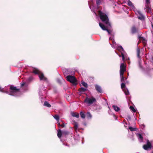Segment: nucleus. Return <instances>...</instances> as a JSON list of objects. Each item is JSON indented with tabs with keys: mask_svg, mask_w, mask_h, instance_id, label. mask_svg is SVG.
<instances>
[{
	"mask_svg": "<svg viewBox=\"0 0 153 153\" xmlns=\"http://www.w3.org/2000/svg\"><path fill=\"white\" fill-rule=\"evenodd\" d=\"M99 14L101 20L103 22H104L108 25V27H111V24L109 22L108 18L106 15L101 12H99Z\"/></svg>",
	"mask_w": 153,
	"mask_h": 153,
	"instance_id": "obj_1",
	"label": "nucleus"
},
{
	"mask_svg": "<svg viewBox=\"0 0 153 153\" xmlns=\"http://www.w3.org/2000/svg\"><path fill=\"white\" fill-rule=\"evenodd\" d=\"M96 101V100L93 97H91V98L86 97L85 98L84 102L89 105L92 104L93 103Z\"/></svg>",
	"mask_w": 153,
	"mask_h": 153,
	"instance_id": "obj_2",
	"label": "nucleus"
},
{
	"mask_svg": "<svg viewBox=\"0 0 153 153\" xmlns=\"http://www.w3.org/2000/svg\"><path fill=\"white\" fill-rule=\"evenodd\" d=\"M67 80L74 85L76 84V80L75 77L69 75L67 76Z\"/></svg>",
	"mask_w": 153,
	"mask_h": 153,
	"instance_id": "obj_3",
	"label": "nucleus"
},
{
	"mask_svg": "<svg viewBox=\"0 0 153 153\" xmlns=\"http://www.w3.org/2000/svg\"><path fill=\"white\" fill-rule=\"evenodd\" d=\"M10 95H13L12 94V93L19 92L20 91L19 89L17 88L16 87L12 85L10 86Z\"/></svg>",
	"mask_w": 153,
	"mask_h": 153,
	"instance_id": "obj_4",
	"label": "nucleus"
},
{
	"mask_svg": "<svg viewBox=\"0 0 153 153\" xmlns=\"http://www.w3.org/2000/svg\"><path fill=\"white\" fill-rule=\"evenodd\" d=\"M152 147V144L148 140H147L146 144L144 145L143 146V149L146 150H148L149 149H151Z\"/></svg>",
	"mask_w": 153,
	"mask_h": 153,
	"instance_id": "obj_5",
	"label": "nucleus"
},
{
	"mask_svg": "<svg viewBox=\"0 0 153 153\" xmlns=\"http://www.w3.org/2000/svg\"><path fill=\"white\" fill-rule=\"evenodd\" d=\"M126 70V66L124 64L121 63L120 66V74H124Z\"/></svg>",
	"mask_w": 153,
	"mask_h": 153,
	"instance_id": "obj_6",
	"label": "nucleus"
},
{
	"mask_svg": "<svg viewBox=\"0 0 153 153\" xmlns=\"http://www.w3.org/2000/svg\"><path fill=\"white\" fill-rule=\"evenodd\" d=\"M145 8L146 11L148 13H150L151 12V8L150 4H145Z\"/></svg>",
	"mask_w": 153,
	"mask_h": 153,
	"instance_id": "obj_7",
	"label": "nucleus"
},
{
	"mask_svg": "<svg viewBox=\"0 0 153 153\" xmlns=\"http://www.w3.org/2000/svg\"><path fill=\"white\" fill-rule=\"evenodd\" d=\"M137 12L139 15L138 16L137 18L141 20H144L145 19V17L143 15L141 12L139 10L137 11Z\"/></svg>",
	"mask_w": 153,
	"mask_h": 153,
	"instance_id": "obj_8",
	"label": "nucleus"
},
{
	"mask_svg": "<svg viewBox=\"0 0 153 153\" xmlns=\"http://www.w3.org/2000/svg\"><path fill=\"white\" fill-rule=\"evenodd\" d=\"M138 28L135 25L133 26L131 28V32L133 34H134L138 32Z\"/></svg>",
	"mask_w": 153,
	"mask_h": 153,
	"instance_id": "obj_9",
	"label": "nucleus"
},
{
	"mask_svg": "<svg viewBox=\"0 0 153 153\" xmlns=\"http://www.w3.org/2000/svg\"><path fill=\"white\" fill-rule=\"evenodd\" d=\"M95 89L98 92L100 93H102V89L101 87L100 86L97 85H95Z\"/></svg>",
	"mask_w": 153,
	"mask_h": 153,
	"instance_id": "obj_10",
	"label": "nucleus"
},
{
	"mask_svg": "<svg viewBox=\"0 0 153 153\" xmlns=\"http://www.w3.org/2000/svg\"><path fill=\"white\" fill-rule=\"evenodd\" d=\"M38 75H39V77L40 80L46 81L47 80V78L44 76V74L42 72Z\"/></svg>",
	"mask_w": 153,
	"mask_h": 153,
	"instance_id": "obj_11",
	"label": "nucleus"
},
{
	"mask_svg": "<svg viewBox=\"0 0 153 153\" xmlns=\"http://www.w3.org/2000/svg\"><path fill=\"white\" fill-rule=\"evenodd\" d=\"M32 73L36 74L39 75L41 72L38 69L35 68H33Z\"/></svg>",
	"mask_w": 153,
	"mask_h": 153,
	"instance_id": "obj_12",
	"label": "nucleus"
},
{
	"mask_svg": "<svg viewBox=\"0 0 153 153\" xmlns=\"http://www.w3.org/2000/svg\"><path fill=\"white\" fill-rule=\"evenodd\" d=\"M71 114V116L73 117H75L77 118H78L79 117V114L78 113L72 111Z\"/></svg>",
	"mask_w": 153,
	"mask_h": 153,
	"instance_id": "obj_13",
	"label": "nucleus"
},
{
	"mask_svg": "<svg viewBox=\"0 0 153 153\" xmlns=\"http://www.w3.org/2000/svg\"><path fill=\"white\" fill-rule=\"evenodd\" d=\"M88 90L87 88H84L81 87L78 89V91L80 92L81 93H83L84 92L87 91Z\"/></svg>",
	"mask_w": 153,
	"mask_h": 153,
	"instance_id": "obj_14",
	"label": "nucleus"
},
{
	"mask_svg": "<svg viewBox=\"0 0 153 153\" xmlns=\"http://www.w3.org/2000/svg\"><path fill=\"white\" fill-rule=\"evenodd\" d=\"M62 134V131H61V130L59 129L58 131V133L57 134V135L59 138H60Z\"/></svg>",
	"mask_w": 153,
	"mask_h": 153,
	"instance_id": "obj_15",
	"label": "nucleus"
},
{
	"mask_svg": "<svg viewBox=\"0 0 153 153\" xmlns=\"http://www.w3.org/2000/svg\"><path fill=\"white\" fill-rule=\"evenodd\" d=\"M99 25L100 26L103 30H106V28H107V27H106L104 25L102 24V23L100 22L99 23Z\"/></svg>",
	"mask_w": 153,
	"mask_h": 153,
	"instance_id": "obj_16",
	"label": "nucleus"
},
{
	"mask_svg": "<svg viewBox=\"0 0 153 153\" xmlns=\"http://www.w3.org/2000/svg\"><path fill=\"white\" fill-rule=\"evenodd\" d=\"M140 49L138 48H137V57L139 58H140Z\"/></svg>",
	"mask_w": 153,
	"mask_h": 153,
	"instance_id": "obj_17",
	"label": "nucleus"
},
{
	"mask_svg": "<svg viewBox=\"0 0 153 153\" xmlns=\"http://www.w3.org/2000/svg\"><path fill=\"white\" fill-rule=\"evenodd\" d=\"M120 81L121 82H123L125 81L124 77V74H120Z\"/></svg>",
	"mask_w": 153,
	"mask_h": 153,
	"instance_id": "obj_18",
	"label": "nucleus"
},
{
	"mask_svg": "<svg viewBox=\"0 0 153 153\" xmlns=\"http://www.w3.org/2000/svg\"><path fill=\"white\" fill-rule=\"evenodd\" d=\"M118 49L119 51L121 52H121L123 53L125 52L123 48L121 46H119L118 47Z\"/></svg>",
	"mask_w": 153,
	"mask_h": 153,
	"instance_id": "obj_19",
	"label": "nucleus"
},
{
	"mask_svg": "<svg viewBox=\"0 0 153 153\" xmlns=\"http://www.w3.org/2000/svg\"><path fill=\"white\" fill-rule=\"evenodd\" d=\"M112 107L113 108L114 110L116 111H119L120 110V108L117 106L115 105H113Z\"/></svg>",
	"mask_w": 153,
	"mask_h": 153,
	"instance_id": "obj_20",
	"label": "nucleus"
},
{
	"mask_svg": "<svg viewBox=\"0 0 153 153\" xmlns=\"http://www.w3.org/2000/svg\"><path fill=\"white\" fill-rule=\"evenodd\" d=\"M80 115L82 119H85V114L82 111L80 112Z\"/></svg>",
	"mask_w": 153,
	"mask_h": 153,
	"instance_id": "obj_21",
	"label": "nucleus"
},
{
	"mask_svg": "<svg viewBox=\"0 0 153 153\" xmlns=\"http://www.w3.org/2000/svg\"><path fill=\"white\" fill-rule=\"evenodd\" d=\"M44 105L49 108L51 106V105L47 101H45L44 102Z\"/></svg>",
	"mask_w": 153,
	"mask_h": 153,
	"instance_id": "obj_22",
	"label": "nucleus"
},
{
	"mask_svg": "<svg viewBox=\"0 0 153 153\" xmlns=\"http://www.w3.org/2000/svg\"><path fill=\"white\" fill-rule=\"evenodd\" d=\"M70 134V132L66 131H62V135H63L66 136Z\"/></svg>",
	"mask_w": 153,
	"mask_h": 153,
	"instance_id": "obj_23",
	"label": "nucleus"
},
{
	"mask_svg": "<svg viewBox=\"0 0 153 153\" xmlns=\"http://www.w3.org/2000/svg\"><path fill=\"white\" fill-rule=\"evenodd\" d=\"M86 117L88 118H91L92 117V115L89 112H88L86 114Z\"/></svg>",
	"mask_w": 153,
	"mask_h": 153,
	"instance_id": "obj_24",
	"label": "nucleus"
},
{
	"mask_svg": "<svg viewBox=\"0 0 153 153\" xmlns=\"http://www.w3.org/2000/svg\"><path fill=\"white\" fill-rule=\"evenodd\" d=\"M125 94L126 95H128L129 94V92L128 89L126 88H125L123 90Z\"/></svg>",
	"mask_w": 153,
	"mask_h": 153,
	"instance_id": "obj_25",
	"label": "nucleus"
},
{
	"mask_svg": "<svg viewBox=\"0 0 153 153\" xmlns=\"http://www.w3.org/2000/svg\"><path fill=\"white\" fill-rule=\"evenodd\" d=\"M81 83L82 84V85L85 87L87 88L88 87V85L86 83L83 81H82L81 82Z\"/></svg>",
	"mask_w": 153,
	"mask_h": 153,
	"instance_id": "obj_26",
	"label": "nucleus"
},
{
	"mask_svg": "<svg viewBox=\"0 0 153 153\" xmlns=\"http://www.w3.org/2000/svg\"><path fill=\"white\" fill-rule=\"evenodd\" d=\"M126 87V83L124 82H122L121 85V88L123 90Z\"/></svg>",
	"mask_w": 153,
	"mask_h": 153,
	"instance_id": "obj_27",
	"label": "nucleus"
},
{
	"mask_svg": "<svg viewBox=\"0 0 153 153\" xmlns=\"http://www.w3.org/2000/svg\"><path fill=\"white\" fill-rule=\"evenodd\" d=\"M54 118L56 119L58 121H59V117L58 115H55L53 116Z\"/></svg>",
	"mask_w": 153,
	"mask_h": 153,
	"instance_id": "obj_28",
	"label": "nucleus"
},
{
	"mask_svg": "<svg viewBox=\"0 0 153 153\" xmlns=\"http://www.w3.org/2000/svg\"><path fill=\"white\" fill-rule=\"evenodd\" d=\"M121 54L122 57V60L124 62L125 61V55L124 54V53L123 52H121Z\"/></svg>",
	"mask_w": 153,
	"mask_h": 153,
	"instance_id": "obj_29",
	"label": "nucleus"
},
{
	"mask_svg": "<svg viewBox=\"0 0 153 153\" xmlns=\"http://www.w3.org/2000/svg\"><path fill=\"white\" fill-rule=\"evenodd\" d=\"M128 128L131 131H134L136 130V128H133L131 126H130Z\"/></svg>",
	"mask_w": 153,
	"mask_h": 153,
	"instance_id": "obj_30",
	"label": "nucleus"
},
{
	"mask_svg": "<svg viewBox=\"0 0 153 153\" xmlns=\"http://www.w3.org/2000/svg\"><path fill=\"white\" fill-rule=\"evenodd\" d=\"M137 136L139 139H140L142 140H143V137L141 134H138Z\"/></svg>",
	"mask_w": 153,
	"mask_h": 153,
	"instance_id": "obj_31",
	"label": "nucleus"
},
{
	"mask_svg": "<svg viewBox=\"0 0 153 153\" xmlns=\"http://www.w3.org/2000/svg\"><path fill=\"white\" fill-rule=\"evenodd\" d=\"M128 5L130 6H133L132 2L130 1H128Z\"/></svg>",
	"mask_w": 153,
	"mask_h": 153,
	"instance_id": "obj_32",
	"label": "nucleus"
},
{
	"mask_svg": "<svg viewBox=\"0 0 153 153\" xmlns=\"http://www.w3.org/2000/svg\"><path fill=\"white\" fill-rule=\"evenodd\" d=\"M130 108L131 110L133 111L134 112H135L136 111V110H135L134 107L132 106H130Z\"/></svg>",
	"mask_w": 153,
	"mask_h": 153,
	"instance_id": "obj_33",
	"label": "nucleus"
},
{
	"mask_svg": "<svg viewBox=\"0 0 153 153\" xmlns=\"http://www.w3.org/2000/svg\"><path fill=\"white\" fill-rule=\"evenodd\" d=\"M78 128V125L75 122V124L74 126V128L76 130Z\"/></svg>",
	"mask_w": 153,
	"mask_h": 153,
	"instance_id": "obj_34",
	"label": "nucleus"
},
{
	"mask_svg": "<svg viewBox=\"0 0 153 153\" xmlns=\"http://www.w3.org/2000/svg\"><path fill=\"white\" fill-rule=\"evenodd\" d=\"M106 30L107 31L108 34H111V30L108 29L107 28H106V30Z\"/></svg>",
	"mask_w": 153,
	"mask_h": 153,
	"instance_id": "obj_35",
	"label": "nucleus"
},
{
	"mask_svg": "<svg viewBox=\"0 0 153 153\" xmlns=\"http://www.w3.org/2000/svg\"><path fill=\"white\" fill-rule=\"evenodd\" d=\"M96 4L97 5H99L100 4V0H96Z\"/></svg>",
	"mask_w": 153,
	"mask_h": 153,
	"instance_id": "obj_36",
	"label": "nucleus"
},
{
	"mask_svg": "<svg viewBox=\"0 0 153 153\" xmlns=\"http://www.w3.org/2000/svg\"><path fill=\"white\" fill-rule=\"evenodd\" d=\"M146 4H150V2L149 0H146Z\"/></svg>",
	"mask_w": 153,
	"mask_h": 153,
	"instance_id": "obj_37",
	"label": "nucleus"
},
{
	"mask_svg": "<svg viewBox=\"0 0 153 153\" xmlns=\"http://www.w3.org/2000/svg\"><path fill=\"white\" fill-rule=\"evenodd\" d=\"M60 126H61L62 128L64 127L65 126L64 123H63L62 124H61Z\"/></svg>",
	"mask_w": 153,
	"mask_h": 153,
	"instance_id": "obj_38",
	"label": "nucleus"
},
{
	"mask_svg": "<svg viewBox=\"0 0 153 153\" xmlns=\"http://www.w3.org/2000/svg\"><path fill=\"white\" fill-rule=\"evenodd\" d=\"M125 83L126 84H129V81H127V80H125Z\"/></svg>",
	"mask_w": 153,
	"mask_h": 153,
	"instance_id": "obj_39",
	"label": "nucleus"
},
{
	"mask_svg": "<svg viewBox=\"0 0 153 153\" xmlns=\"http://www.w3.org/2000/svg\"><path fill=\"white\" fill-rule=\"evenodd\" d=\"M112 43H113V44H114L115 43V41L114 39H113L112 40Z\"/></svg>",
	"mask_w": 153,
	"mask_h": 153,
	"instance_id": "obj_40",
	"label": "nucleus"
},
{
	"mask_svg": "<svg viewBox=\"0 0 153 153\" xmlns=\"http://www.w3.org/2000/svg\"><path fill=\"white\" fill-rule=\"evenodd\" d=\"M57 123L59 126H60L61 124H60V123L59 122H57Z\"/></svg>",
	"mask_w": 153,
	"mask_h": 153,
	"instance_id": "obj_41",
	"label": "nucleus"
},
{
	"mask_svg": "<svg viewBox=\"0 0 153 153\" xmlns=\"http://www.w3.org/2000/svg\"><path fill=\"white\" fill-rule=\"evenodd\" d=\"M2 90H3V89H2L1 88V87H0V91H2Z\"/></svg>",
	"mask_w": 153,
	"mask_h": 153,
	"instance_id": "obj_42",
	"label": "nucleus"
},
{
	"mask_svg": "<svg viewBox=\"0 0 153 153\" xmlns=\"http://www.w3.org/2000/svg\"><path fill=\"white\" fill-rule=\"evenodd\" d=\"M124 79L125 80H126L127 77H124Z\"/></svg>",
	"mask_w": 153,
	"mask_h": 153,
	"instance_id": "obj_43",
	"label": "nucleus"
},
{
	"mask_svg": "<svg viewBox=\"0 0 153 153\" xmlns=\"http://www.w3.org/2000/svg\"><path fill=\"white\" fill-rule=\"evenodd\" d=\"M24 85H25V83H23L21 85H22V86H23Z\"/></svg>",
	"mask_w": 153,
	"mask_h": 153,
	"instance_id": "obj_44",
	"label": "nucleus"
},
{
	"mask_svg": "<svg viewBox=\"0 0 153 153\" xmlns=\"http://www.w3.org/2000/svg\"><path fill=\"white\" fill-rule=\"evenodd\" d=\"M129 60V58H128V64H129V62H128V60Z\"/></svg>",
	"mask_w": 153,
	"mask_h": 153,
	"instance_id": "obj_45",
	"label": "nucleus"
},
{
	"mask_svg": "<svg viewBox=\"0 0 153 153\" xmlns=\"http://www.w3.org/2000/svg\"><path fill=\"white\" fill-rule=\"evenodd\" d=\"M152 28H153V24H152Z\"/></svg>",
	"mask_w": 153,
	"mask_h": 153,
	"instance_id": "obj_46",
	"label": "nucleus"
},
{
	"mask_svg": "<svg viewBox=\"0 0 153 153\" xmlns=\"http://www.w3.org/2000/svg\"><path fill=\"white\" fill-rule=\"evenodd\" d=\"M152 59L153 60V58H152Z\"/></svg>",
	"mask_w": 153,
	"mask_h": 153,
	"instance_id": "obj_47",
	"label": "nucleus"
}]
</instances>
